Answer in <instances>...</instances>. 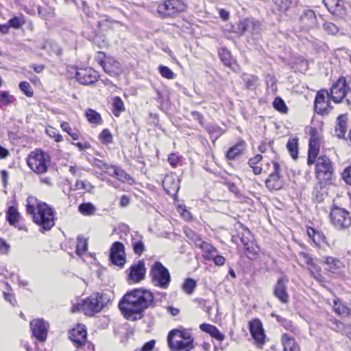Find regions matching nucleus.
<instances>
[{"label": "nucleus", "instance_id": "5701e85b", "mask_svg": "<svg viewBox=\"0 0 351 351\" xmlns=\"http://www.w3.org/2000/svg\"><path fill=\"white\" fill-rule=\"evenodd\" d=\"M328 10L334 15L342 16L346 14V8L341 0H323Z\"/></svg>", "mask_w": 351, "mask_h": 351}, {"label": "nucleus", "instance_id": "0e129e2a", "mask_svg": "<svg viewBox=\"0 0 351 351\" xmlns=\"http://www.w3.org/2000/svg\"><path fill=\"white\" fill-rule=\"evenodd\" d=\"M178 211H179V213H180V214L182 215V216L183 217V218L184 219H186L187 221L191 219V218H192L191 214L190 213L189 211L187 210L185 206H180L178 208Z\"/></svg>", "mask_w": 351, "mask_h": 351}, {"label": "nucleus", "instance_id": "c9c22d12", "mask_svg": "<svg viewBox=\"0 0 351 351\" xmlns=\"http://www.w3.org/2000/svg\"><path fill=\"white\" fill-rule=\"evenodd\" d=\"M298 138H289L287 144V147L289 150L291 157L294 159H296L298 158Z\"/></svg>", "mask_w": 351, "mask_h": 351}, {"label": "nucleus", "instance_id": "412c9836", "mask_svg": "<svg viewBox=\"0 0 351 351\" xmlns=\"http://www.w3.org/2000/svg\"><path fill=\"white\" fill-rule=\"evenodd\" d=\"M250 330L254 340L261 344L265 342V332L263 325L259 319H253L250 322Z\"/></svg>", "mask_w": 351, "mask_h": 351}, {"label": "nucleus", "instance_id": "58836bf2", "mask_svg": "<svg viewBox=\"0 0 351 351\" xmlns=\"http://www.w3.org/2000/svg\"><path fill=\"white\" fill-rule=\"evenodd\" d=\"M323 262L326 264V269L331 272L335 271L339 267L338 264L339 262L333 257H325L324 258Z\"/></svg>", "mask_w": 351, "mask_h": 351}, {"label": "nucleus", "instance_id": "3c124183", "mask_svg": "<svg viewBox=\"0 0 351 351\" xmlns=\"http://www.w3.org/2000/svg\"><path fill=\"white\" fill-rule=\"evenodd\" d=\"M160 75L168 80H172L175 78V73L167 66L160 65L158 68Z\"/></svg>", "mask_w": 351, "mask_h": 351}, {"label": "nucleus", "instance_id": "a878e982", "mask_svg": "<svg viewBox=\"0 0 351 351\" xmlns=\"http://www.w3.org/2000/svg\"><path fill=\"white\" fill-rule=\"evenodd\" d=\"M300 20L306 28H312L317 25L316 16L312 10H304L300 16Z\"/></svg>", "mask_w": 351, "mask_h": 351}, {"label": "nucleus", "instance_id": "a19ab883", "mask_svg": "<svg viewBox=\"0 0 351 351\" xmlns=\"http://www.w3.org/2000/svg\"><path fill=\"white\" fill-rule=\"evenodd\" d=\"M86 117L88 121L91 123L99 124L101 122L100 114L92 109H89L86 111Z\"/></svg>", "mask_w": 351, "mask_h": 351}, {"label": "nucleus", "instance_id": "6ab92c4d", "mask_svg": "<svg viewBox=\"0 0 351 351\" xmlns=\"http://www.w3.org/2000/svg\"><path fill=\"white\" fill-rule=\"evenodd\" d=\"M98 62L105 73L112 77L118 76L122 71L120 62L112 57H108L104 60L98 59Z\"/></svg>", "mask_w": 351, "mask_h": 351}, {"label": "nucleus", "instance_id": "7c9ffc66", "mask_svg": "<svg viewBox=\"0 0 351 351\" xmlns=\"http://www.w3.org/2000/svg\"><path fill=\"white\" fill-rule=\"evenodd\" d=\"M196 246L201 248L204 251L205 254L204 256L207 260L208 256H213L217 252V249L215 247H213L210 243L202 241V239H197Z\"/></svg>", "mask_w": 351, "mask_h": 351}, {"label": "nucleus", "instance_id": "680f3d73", "mask_svg": "<svg viewBox=\"0 0 351 351\" xmlns=\"http://www.w3.org/2000/svg\"><path fill=\"white\" fill-rule=\"evenodd\" d=\"M275 5L281 10H286L291 3L290 0H273Z\"/></svg>", "mask_w": 351, "mask_h": 351}, {"label": "nucleus", "instance_id": "0eeeda50", "mask_svg": "<svg viewBox=\"0 0 351 351\" xmlns=\"http://www.w3.org/2000/svg\"><path fill=\"white\" fill-rule=\"evenodd\" d=\"M180 332L178 330H171L168 335V343L173 351H190L193 348V339L183 340L180 339Z\"/></svg>", "mask_w": 351, "mask_h": 351}, {"label": "nucleus", "instance_id": "72a5a7b5", "mask_svg": "<svg viewBox=\"0 0 351 351\" xmlns=\"http://www.w3.org/2000/svg\"><path fill=\"white\" fill-rule=\"evenodd\" d=\"M16 101L14 97L7 91H0V108L8 106Z\"/></svg>", "mask_w": 351, "mask_h": 351}, {"label": "nucleus", "instance_id": "338daca9", "mask_svg": "<svg viewBox=\"0 0 351 351\" xmlns=\"http://www.w3.org/2000/svg\"><path fill=\"white\" fill-rule=\"evenodd\" d=\"M168 161L172 167H175L179 162L180 158L177 154L172 153L169 156Z\"/></svg>", "mask_w": 351, "mask_h": 351}, {"label": "nucleus", "instance_id": "052dcab7", "mask_svg": "<svg viewBox=\"0 0 351 351\" xmlns=\"http://www.w3.org/2000/svg\"><path fill=\"white\" fill-rule=\"evenodd\" d=\"M341 176L346 183L351 185V165L345 168L342 172Z\"/></svg>", "mask_w": 351, "mask_h": 351}, {"label": "nucleus", "instance_id": "8fccbe9b", "mask_svg": "<svg viewBox=\"0 0 351 351\" xmlns=\"http://www.w3.org/2000/svg\"><path fill=\"white\" fill-rule=\"evenodd\" d=\"M219 56L223 62V64L226 66H230L232 64V59L230 56V52L226 49H221L219 51Z\"/></svg>", "mask_w": 351, "mask_h": 351}, {"label": "nucleus", "instance_id": "bb28decb", "mask_svg": "<svg viewBox=\"0 0 351 351\" xmlns=\"http://www.w3.org/2000/svg\"><path fill=\"white\" fill-rule=\"evenodd\" d=\"M199 328L202 331L208 333L213 338L220 342L225 339V335L221 333L217 328L213 325L204 323L199 326Z\"/></svg>", "mask_w": 351, "mask_h": 351}, {"label": "nucleus", "instance_id": "13d9d810", "mask_svg": "<svg viewBox=\"0 0 351 351\" xmlns=\"http://www.w3.org/2000/svg\"><path fill=\"white\" fill-rule=\"evenodd\" d=\"M208 260H213L216 265L222 266L224 265L226 259L223 256L216 255L214 254L213 256H208Z\"/></svg>", "mask_w": 351, "mask_h": 351}, {"label": "nucleus", "instance_id": "e433bc0d", "mask_svg": "<svg viewBox=\"0 0 351 351\" xmlns=\"http://www.w3.org/2000/svg\"><path fill=\"white\" fill-rule=\"evenodd\" d=\"M197 282L192 278H186L182 285L183 291L187 295H191L196 288Z\"/></svg>", "mask_w": 351, "mask_h": 351}, {"label": "nucleus", "instance_id": "4d7b16f0", "mask_svg": "<svg viewBox=\"0 0 351 351\" xmlns=\"http://www.w3.org/2000/svg\"><path fill=\"white\" fill-rule=\"evenodd\" d=\"M19 88L22 92L27 97L33 96V90L30 84L27 82H21L19 84Z\"/></svg>", "mask_w": 351, "mask_h": 351}, {"label": "nucleus", "instance_id": "49530a36", "mask_svg": "<svg viewBox=\"0 0 351 351\" xmlns=\"http://www.w3.org/2000/svg\"><path fill=\"white\" fill-rule=\"evenodd\" d=\"M19 215V213L14 207L10 206L8 208L7 212V219L10 224L13 225L17 222Z\"/></svg>", "mask_w": 351, "mask_h": 351}, {"label": "nucleus", "instance_id": "9b49d317", "mask_svg": "<svg viewBox=\"0 0 351 351\" xmlns=\"http://www.w3.org/2000/svg\"><path fill=\"white\" fill-rule=\"evenodd\" d=\"M329 93L326 90L318 91L315 99V110L322 115L327 114L331 109Z\"/></svg>", "mask_w": 351, "mask_h": 351}, {"label": "nucleus", "instance_id": "2eb2a0df", "mask_svg": "<svg viewBox=\"0 0 351 351\" xmlns=\"http://www.w3.org/2000/svg\"><path fill=\"white\" fill-rule=\"evenodd\" d=\"M97 71L92 68L79 69L75 74L76 80L82 84L88 85L96 82L98 80Z\"/></svg>", "mask_w": 351, "mask_h": 351}, {"label": "nucleus", "instance_id": "9d476101", "mask_svg": "<svg viewBox=\"0 0 351 351\" xmlns=\"http://www.w3.org/2000/svg\"><path fill=\"white\" fill-rule=\"evenodd\" d=\"M271 168L269 177L265 180L266 186L269 190H280L284 185L283 179L279 175L280 165L277 162L272 161Z\"/></svg>", "mask_w": 351, "mask_h": 351}, {"label": "nucleus", "instance_id": "ddd939ff", "mask_svg": "<svg viewBox=\"0 0 351 351\" xmlns=\"http://www.w3.org/2000/svg\"><path fill=\"white\" fill-rule=\"evenodd\" d=\"M48 324L43 319H34L30 322L32 335L40 342L46 341L48 335Z\"/></svg>", "mask_w": 351, "mask_h": 351}, {"label": "nucleus", "instance_id": "09e8293b", "mask_svg": "<svg viewBox=\"0 0 351 351\" xmlns=\"http://www.w3.org/2000/svg\"><path fill=\"white\" fill-rule=\"evenodd\" d=\"M45 132L49 137L53 138L56 142H61L63 141L62 136L59 134L58 130L56 128L51 126H48L46 128Z\"/></svg>", "mask_w": 351, "mask_h": 351}, {"label": "nucleus", "instance_id": "dca6fc26", "mask_svg": "<svg viewBox=\"0 0 351 351\" xmlns=\"http://www.w3.org/2000/svg\"><path fill=\"white\" fill-rule=\"evenodd\" d=\"M289 279L286 276L280 278L274 288V295L282 303L287 304L289 301V295L287 293V283Z\"/></svg>", "mask_w": 351, "mask_h": 351}, {"label": "nucleus", "instance_id": "69168bd1", "mask_svg": "<svg viewBox=\"0 0 351 351\" xmlns=\"http://www.w3.org/2000/svg\"><path fill=\"white\" fill-rule=\"evenodd\" d=\"M246 236L243 235L241 237V241L246 250H249V242L251 236L250 232L248 230H245Z\"/></svg>", "mask_w": 351, "mask_h": 351}, {"label": "nucleus", "instance_id": "c756f323", "mask_svg": "<svg viewBox=\"0 0 351 351\" xmlns=\"http://www.w3.org/2000/svg\"><path fill=\"white\" fill-rule=\"evenodd\" d=\"M307 235L316 245H320L322 243H326L324 234L313 228L308 227L307 228Z\"/></svg>", "mask_w": 351, "mask_h": 351}, {"label": "nucleus", "instance_id": "79ce46f5", "mask_svg": "<svg viewBox=\"0 0 351 351\" xmlns=\"http://www.w3.org/2000/svg\"><path fill=\"white\" fill-rule=\"evenodd\" d=\"M79 211L84 215H91L95 211V208L91 203H83L78 207Z\"/></svg>", "mask_w": 351, "mask_h": 351}, {"label": "nucleus", "instance_id": "c03bdc74", "mask_svg": "<svg viewBox=\"0 0 351 351\" xmlns=\"http://www.w3.org/2000/svg\"><path fill=\"white\" fill-rule=\"evenodd\" d=\"M273 107L281 113H287L288 108L285 101L279 97H276L273 101Z\"/></svg>", "mask_w": 351, "mask_h": 351}, {"label": "nucleus", "instance_id": "2f4dec72", "mask_svg": "<svg viewBox=\"0 0 351 351\" xmlns=\"http://www.w3.org/2000/svg\"><path fill=\"white\" fill-rule=\"evenodd\" d=\"M332 309L339 315L348 316L350 315V309L344 305L339 299L333 300Z\"/></svg>", "mask_w": 351, "mask_h": 351}, {"label": "nucleus", "instance_id": "20e7f679", "mask_svg": "<svg viewBox=\"0 0 351 351\" xmlns=\"http://www.w3.org/2000/svg\"><path fill=\"white\" fill-rule=\"evenodd\" d=\"M50 163L49 155L41 149L31 152L27 158L28 167L36 174L45 173L48 171Z\"/></svg>", "mask_w": 351, "mask_h": 351}, {"label": "nucleus", "instance_id": "a211bd4d", "mask_svg": "<svg viewBox=\"0 0 351 351\" xmlns=\"http://www.w3.org/2000/svg\"><path fill=\"white\" fill-rule=\"evenodd\" d=\"M87 332L84 324H78L69 332V337L77 348H80L86 342Z\"/></svg>", "mask_w": 351, "mask_h": 351}, {"label": "nucleus", "instance_id": "6e6552de", "mask_svg": "<svg viewBox=\"0 0 351 351\" xmlns=\"http://www.w3.org/2000/svg\"><path fill=\"white\" fill-rule=\"evenodd\" d=\"M330 217L331 223L337 229H345L351 225L350 213L344 208L334 207Z\"/></svg>", "mask_w": 351, "mask_h": 351}, {"label": "nucleus", "instance_id": "393cba45", "mask_svg": "<svg viewBox=\"0 0 351 351\" xmlns=\"http://www.w3.org/2000/svg\"><path fill=\"white\" fill-rule=\"evenodd\" d=\"M348 116L346 114L339 115L336 121L335 135L339 138H343L347 131Z\"/></svg>", "mask_w": 351, "mask_h": 351}, {"label": "nucleus", "instance_id": "b1692460", "mask_svg": "<svg viewBox=\"0 0 351 351\" xmlns=\"http://www.w3.org/2000/svg\"><path fill=\"white\" fill-rule=\"evenodd\" d=\"M162 185L169 194H176L180 189V181L176 176H166Z\"/></svg>", "mask_w": 351, "mask_h": 351}, {"label": "nucleus", "instance_id": "f704fd0d", "mask_svg": "<svg viewBox=\"0 0 351 351\" xmlns=\"http://www.w3.org/2000/svg\"><path fill=\"white\" fill-rule=\"evenodd\" d=\"M112 112L115 117H119L124 111V104L119 97H114L112 98Z\"/></svg>", "mask_w": 351, "mask_h": 351}, {"label": "nucleus", "instance_id": "c85d7f7f", "mask_svg": "<svg viewBox=\"0 0 351 351\" xmlns=\"http://www.w3.org/2000/svg\"><path fill=\"white\" fill-rule=\"evenodd\" d=\"M282 343L284 351H300V347L295 342L294 338L287 334H284L282 337Z\"/></svg>", "mask_w": 351, "mask_h": 351}, {"label": "nucleus", "instance_id": "ea45409f", "mask_svg": "<svg viewBox=\"0 0 351 351\" xmlns=\"http://www.w3.org/2000/svg\"><path fill=\"white\" fill-rule=\"evenodd\" d=\"M94 189V186L88 181L77 180L74 185L73 190H84L90 193Z\"/></svg>", "mask_w": 351, "mask_h": 351}, {"label": "nucleus", "instance_id": "864d4df0", "mask_svg": "<svg viewBox=\"0 0 351 351\" xmlns=\"http://www.w3.org/2000/svg\"><path fill=\"white\" fill-rule=\"evenodd\" d=\"M132 247L134 252L136 254L141 255L145 250V246L143 242L141 240H134L132 241Z\"/></svg>", "mask_w": 351, "mask_h": 351}, {"label": "nucleus", "instance_id": "4468645a", "mask_svg": "<svg viewBox=\"0 0 351 351\" xmlns=\"http://www.w3.org/2000/svg\"><path fill=\"white\" fill-rule=\"evenodd\" d=\"M346 79L340 77L330 88L329 96L335 103H339L345 97L346 93Z\"/></svg>", "mask_w": 351, "mask_h": 351}, {"label": "nucleus", "instance_id": "cd10ccee", "mask_svg": "<svg viewBox=\"0 0 351 351\" xmlns=\"http://www.w3.org/2000/svg\"><path fill=\"white\" fill-rule=\"evenodd\" d=\"M245 148V143L243 141H239L235 145L231 147L226 153V158L228 160H234L241 155Z\"/></svg>", "mask_w": 351, "mask_h": 351}, {"label": "nucleus", "instance_id": "a18cd8bd", "mask_svg": "<svg viewBox=\"0 0 351 351\" xmlns=\"http://www.w3.org/2000/svg\"><path fill=\"white\" fill-rule=\"evenodd\" d=\"M308 269L310 271L311 275L318 281H321L323 278L320 271V268L313 261L308 266Z\"/></svg>", "mask_w": 351, "mask_h": 351}, {"label": "nucleus", "instance_id": "5fc2aeb1", "mask_svg": "<svg viewBox=\"0 0 351 351\" xmlns=\"http://www.w3.org/2000/svg\"><path fill=\"white\" fill-rule=\"evenodd\" d=\"M324 29L328 34L335 35L339 32L336 25L330 22H326L323 25Z\"/></svg>", "mask_w": 351, "mask_h": 351}, {"label": "nucleus", "instance_id": "f8f14e48", "mask_svg": "<svg viewBox=\"0 0 351 351\" xmlns=\"http://www.w3.org/2000/svg\"><path fill=\"white\" fill-rule=\"evenodd\" d=\"M110 260L112 264L120 267L125 265L126 258L125 247L122 243L116 241L112 244L110 248Z\"/></svg>", "mask_w": 351, "mask_h": 351}, {"label": "nucleus", "instance_id": "4c0bfd02", "mask_svg": "<svg viewBox=\"0 0 351 351\" xmlns=\"http://www.w3.org/2000/svg\"><path fill=\"white\" fill-rule=\"evenodd\" d=\"M76 253L79 256H82L88 250L87 240L81 236L77 239Z\"/></svg>", "mask_w": 351, "mask_h": 351}, {"label": "nucleus", "instance_id": "f257e3e1", "mask_svg": "<svg viewBox=\"0 0 351 351\" xmlns=\"http://www.w3.org/2000/svg\"><path fill=\"white\" fill-rule=\"evenodd\" d=\"M154 306L152 292L136 289L126 293L119 303V309L125 319L136 321L142 319L145 311Z\"/></svg>", "mask_w": 351, "mask_h": 351}, {"label": "nucleus", "instance_id": "7ed1b4c3", "mask_svg": "<svg viewBox=\"0 0 351 351\" xmlns=\"http://www.w3.org/2000/svg\"><path fill=\"white\" fill-rule=\"evenodd\" d=\"M315 163L316 178L319 182L315 185L313 193L320 202V187L322 186L320 183L330 184L334 169L331 160L326 156L317 158Z\"/></svg>", "mask_w": 351, "mask_h": 351}, {"label": "nucleus", "instance_id": "aec40b11", "mask_svg": "<svg viewBox=\"0 0 351 351\" xmlns=\"http://www.w3.org/2000/svg\"><path fill=\"white\" fill-rule=\"evenodd\" d=\"M319 149H320L319 140L315 134L312 133L311 134V138L309 141L307 163L308 165H311L315 163V159L317 158V155L319 152Z\"/></svg>", "mask_w": 351, "mask_h": 351}, {"label": "nucleus", "instance_id": "603ef678", "mask_svg": "<svg viewBox=\"0 0 351 351\" xmlns=\"http://www.w3.org/2000/svg\"><path fill=\"white\" fill-rule=\"evenodd\" d=\"M8 23L10 27H13L14 29H19L24 24V21L22 17L14 16L10 19L8 21Z\"/></svg>", "mask_w": 351, "mask_h": 351}, {"label": "nucleus", "instance_id": "1a4fd4ad", "mask_svg": "<svg viewBox=\"0 0 351 351\" xmlns=\"http://www.w3.org/2000/svg\"><path fill=\"white\" fill-rule=\"evenodd\" d=\"M186 5L181 0H167L158 6V12L167 16H174L184 12Z\"/></svg>", "mask_w": 351, "mask_h": 351}, {"label": "nucleus", "instance_id": "4be33fe9", "mask_svg": "<svg viewBox=\"0 0 351 351\" xmlns=\"http://www.w3.org/2000/svg\"><path fill=\"white\" fill-rule=\"evenodd\" d=\"M238 28L242 34L248 32L252 34H257L259 33L260 24L254 19H245L240 21Z\"/></svg>", "mask_w": 351, "mask_h": 351}, {"label": "nucleus", "instance_id": "473e14b6", "mask_svg": "<svg viewBox=\"0 0 351 351\" xmlns=\"http://www.w3.org/2000/svg\"><path fill=\"white\" fill-rule=\"evenodd\" d=\"M262 159V155L257 154L254 157L250 158L248 161V165L251 168H252L253 172L255 175H259L263 172V168L257 165V164L260 162Z\"/></svg>", "mask_w": 351, "mask_h": 351}, {"label": "nucleus", "instance_id": "39448f33", "mask_svg": "<svg viewBox=\"0 0 351 351\" xmlns=\"http://www.w3.org/2000/svg\"><path fill=\"white\" fill-rule=\"evenodd\" d=\"M108 302L107 295L95 293L84 300L80 307L86 315L93 316L95 313L99 312Z\"/></svg>", "mask_w": 351, "mask_h": 351}, {"label": "nucleus", "instance_id": "423d86ee", "mask_svg": "<svg viewBox=\"0 0 351 351\" xmlns=\"http://www.w3.org/2000/svg\"><path fill=\"white\" fill-rule=\"evenodd\" d=\"M150 275L153 284L162 289H167L171 282V275L167 268L160 262H155L151 268Z\"/></svg>", "mask_w": 351, "mask_h": 351}, {"label": "nucleus", "instance_id": "de8ad7c7", "mask_svg": "<svg viewBox=\"0 0 351 351\" xmlns=\"http://www.w3.org/2000/svg\"><path fill=\"white\" fill-rule=\"evenodd\" d=\"M117 179L121 182H128L132 180L129 174L119 167H117L114 176Z\"/></svg>", "mask_w": 351, "mask_h": 351}, {"label": "nucleus", "instance_id": "6e6d98bb", "mask_svg": "<svg viewBox=\"0 0 351 351\" xmlns=\"http://www.w3.org/2000/svg\"><path fill=\"white\" fill-rule=\"evenodd\" d=\"M99 139L103 143L109 144L112 141V136L108 130H104L99 134Z\"/></svg>", "mask_w": 351, "mask_h": 351}, {"label": "nucleus", "instance_id": "37998d69", "mask_svg": "<svg viewBox=\"0 0 351 351\" xmlns=\"http://www.w3.org/2000/svg\"><path fill=\"white\" fill-rule=\"evenodd\" d=\"M332 322L336 325V330L344 332L349 339H351V326L350 325H345L337 319H335Z\"/></svg>", "mask_w": 351, "mask_h": 351}, {"label": "nucleus", "instance_id": "774afa93", "mask_svg": "<svg viewBox=\"0 0 351 351\" xmlns=\"http://www.w3.org/2000/svg\"><path fill=\"white\" fill-rule=\"evenodd\" d=\"M155 346V341L151 340L147 342L141 348V351H152Z\"/></svg>", "mask_w": 351, "mask_h": 351}, {"label": "nucleus", "instance_id": "f03ea898", "mask_svg": "<svg viewBox=\"0 0 351 351\" xmlns=\"http://www.w3.org/2000/svg\"><path fill=\"white\" fill-rule=\"evenodd\" d=\"M26 210L34 223L43 230H49L55 224L54 212L46 203L38 201L35 197L27 199Z\"/></svg>", "mask_w": 351, "mask_h": 351}, {"label": "nucleus", "instance_id": "f3484780", "mask_svg": "<svg viewBox=\"0 0 351 351\" xmlns=\"http://www.w3.org/2000/svg\"><path fill=\"white\" fill-rule=\"evenodd\" d=\"M145 275V262L143 260H140L136 264H134L130 267L128 275V280L130 283L139 282L144 279Z\"/></svg>", "mask_w": 351, "mask_h": 351}, {"label": "nucleus", "instance_id": "e2e57ef3", "mask_svg": "<svg viewBox=\"0 0 351 351\" xmlns=\"http://www.w3.org/2000/svg\"><path fill=\"white\" fill-rule=\"evenodd\" d=\"M299 257L301 261L307 266L313 261L309 254L306 252H300Z\"/></svg>", "mask_w": 351, "mask_h": 351}, {"label": "nucleus", "instance_id": "bf43d9fd", "mask_svg": "<svg viewBox=\"0 0 351 351\" xmlns=\"http://www.w3.org/2000/svg\"><path fill=\"white\" fill-rule=\"evenodd\" d=\"M10 249V245L5 240L0 237V254H8Z\"/></svg>", "mask_w": 351, "mask_h": 351}]
</instances>
